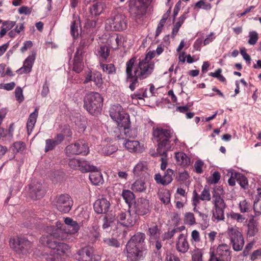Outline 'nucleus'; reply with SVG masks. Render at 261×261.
Returning <instances> with one entry per match:
<instances>
[{
	"label": "nucleus",
	"mask_w": 261,
	"mask_h": 261,
	"mask_svg": "<svg viewBox=\"0 0 261 261\" xmlns=\"http://www.w3.org/2000/svg\"><path fill=\"white\" fill-rule=\"evenodd\" d=\"M225 206H214L213 210V217L218 221L222 220L224 218V209Z\"/></svg>",
	"instance_id": "38"
},
{
	"label": "nucleus",
	"mask_w": 261,
	"mask_h": 261,
	"mask_svg": "<svg viewBox=\"0 0 261 261\" xmlns=\"http://www.w3.org/2000/svg\"><path fill=\"white\" fill-rule=\"evenodd\" d=\"M229 217L232 220H236L237 222L242 223L245 220V217L242 215L231 212L229 214Z\"/></svg>",
	"instance_id": "54"
},
{
	"label": "nucleus",
	"mask_w": 261,
	"mask_h": 261,
	"mask_svg": "<svg viewBox=\"0 0 261 261\" xmlns=\"http://www.w3.org/2000/svg\"><path fill=\"white\" fill-rule=\"evenodd\" d=\"M11 248L20 255H27L32 247V243L23 237L17 236L9 241Z\"/></svg>",
	"instance_id": "8"
},
{
	"label": "nucleus",
	"mask_w": 261,
	"mask_h": 261,
	"mask_svg": "<svg viewBox=\"0 0 261 261\" xmlns=\"http://www.w3.org/2000/svg\"><path fill=\"white\" fill-rule=\"evenodd\" d=\"M80 160L78 159H71L69 160L68 165L69 167L73 169H79L80 166Z\"/></svg>",
	"instance_id": "60"
},
{
	"label": "nucleus",
	"mask_w": 261,
	"mask_h": 261,
	"mask_svg": "<svg viewBox=\"0 0 261 261\" xmlns=\"http://www.w3.org/2000/svg\"><path fill=\"white\" fill-rule=\"evenodd\" d=\"M148 232L150 242L158 240L161 235V230L159 228L157 225H153L150 227L148 228Z\"/></svg>",
	"instance_id": "33"
},
{
	"label": "nucleus",
	"mask_w": 261,
	"mask_h": 261,
	"mask_svg": "<svg viewBox=\"0 0 261 261\" xmlns=\"http://www.w3.org/2000/svg\"><path fill=\"white\" fill-rule=\"evenodd\" d=\"M117 220L122 225L129 227L135 224V219L129 212H121L117 216Z\"/></svg>",
	"instance_id": "24"
},
{
	"label": "nucleus",
	"mask_w": 261,
	"mask_h": 261,
	"mask_svg": "<svg viewBox=\"0 0 261 261\" xmlns=\"http://www.w3.org/2000/svg\"><path fill=\"white\" fill-rule=\"evenodd\" d=\"M221 69L219 68L215 72L210 73L209 75L212 77L217 78L221 82H224L225 79L221 74Z\"/></svg>",
	"instance_id": "64"
},
{
	"label": "nucleus",
	"mask_w": 261,
	"mask_h": 261,
	"mask_svg": "<svg viewBox=\"0 0 261 261\" xmlns=\"http://www.w3.org/2000/svg\"><path fill=\"white\" fill-rule=\"evenodd\" d=\"M114 219V217L106 215L103 218V228L106 229L108 228L110 226L111 223L113 222Z\"/></svg>",
	"instance_id": "62"
},
{
	"label": "nucleus",
	"mask_w": 261,
	"mask_h": 261,
	"mask_svg": "<svg viewBox=\"0 0 261 261\" xmlns=\"http://www.w3.org/2000/svg\"><path fill=\"white\" fill-rule=\"evenodd\" d=\"M195 7L198 8H203L205 10H210L211 9V4L203 1H200L196 3Z\"/></svg>",
	"instance_id": "63"
},
{
	"label": "nucleus",
	"mask_w": 261,
	"mask_h": 261,
	"mask_svg": "<svg viewBox=\"0 0 261 261\" xmlns=\"http://www.w3.org/2000/svg\"><path fill=\"white\" fill-rule=\"evenodd\" d=\"M117 150V147L110 144H107L102 148V152L106 155H111Z\"/></svg>",
	"instance_id": "43"
},
{
	"label": "nucleus",
	"mask_w": 261,
	"mask_h": 261,
	"mask_svg": "<svg viewBox=\"0 0 261 261\" xmlns=\"http://www.w3.org/2000/svg\"><path fill=\"white\" fill-rule=\"evenodd\" d=\"M40 243L53 250L57 256H61L67 253L70 250V246L66 243L59 242L50 239L49 236H42L40 240Z\"/></svg>",
	"instance_id": "6"
},
{
	"label": "nucleus",
	"mask_w": 261,
	"mask_h": 261,
	"mask_svg": "<svg viewBox=\"0 0 261 261\" xmlns=\"http://www.w3.org/2000/svg\"><path fill=\"white\" fill-rule=\"evenodd\" d=\"M99 56L104 60H106L109 56L110 50L108 46L104 45L100 46L98 51Z\"/></svg>",
	"instance_id": "48"
},
{
	"label": "nucleus",
	"mask_w": 261,
	"mask_h": 261,
	"mask_svg": "<svg viewBox=\"0 0 261 261\" xmlns=\"http://www.w3.org/2000/svg\"><path fill=\"white\" fill-rule=\"evenodd\" d=\"M15 96L16 100L19 102H21L24 100V96L22 93V89L20 87H17L15 90Z\"/></svg>",
	"instance_id": "59"
},
{
	"label": "nucleus",
	"mask_w": 261,
	"mask_h": 261,
	"mask_svg": "<svg viewBox=\"0 0 261 261\" xmlns=\"http://www.w3.org/2000/svg\"><path fill=\"white\" fill-rule=\"evenodd\" d=\"M76 143L68 145L65 148V152L67 156L77 155V151Z\"/></svg>",
	"instance_id": "45"
},
{
	"label": "nucleus",
	"mask_w": 261,
	"mask_h": 261,
	"mask_svg": "<svg viewBox=\"0 0 261 261\" xmlns=\"http://www.w3.org/2000/svg\"><path fill=\"white\" fill-rule=\"evenodd\" d=\"M257 193L253 204L254 211L256 216L261 214V188L257 189Z\"/></svg>",
	"instance_id": "36"
},
{
	"label": "nucleus",
	"mask_w": 261,
	"mask_h": 261,
	"mask_svg": "<svg viewBox=\"0 0 261 261\" xmlns=\"http://www.w3.org/2000/svg\"><path fill=\"white\" fill-rule=\"evenodd\" d=\"M104 242L106 245L109 246L118 247L120 245L119 242L116 239L114 238L106 239L104 240Z\"/></svg>",
	"instance_id": "61"
},
{
	"label": "nucleus",
	"mask_w": 261,
	"mask_h": 261,
	"mask_svg": "<svg viewBox=\"0 0 261 261\" xmlns=\"http://www.w3.org/2000/svg\"><path fill=\"white\" fill-rule=\"evenodd\" d=\"M113 31H121L127 28L126 17L122 14H113L110 18L107 20Z\"/></svg>",
	"instance_id": "9"
},
{
	"label": "nucleus",
	"mask_w": 261,
	"mask_h": 261,
	"mask_svg": "<svg viewBox=\"0 0 261 261\" xmlns=\"http://www.w3.org/2000/svg\"><path fill=\"white\" fill-rule=\"evenodd\" d=\"M177 163L183 167H187L190 164V159L182 152H178L175 155Z\"/></svg>",
	"instance_id": "31"
},
{
	"label": "nucleus",
	"mask_w": 261,
	"mask_h": 261,
	"mask_svg": "<svg viewBox=\"0 0 261 261\" xmlns=\"http://www.w3.org/2000/svg\"><path fill=\"white\" fill-rule=\"evenodd\" d=\"M220 179V174L219 172L215 171L213 174L210 176L207 180L208 182L211 184H217Z\"/></svg>",
	"instance_id": "55"
},
{
	"label": "nucleus",
	"mask_w": 261,
	"mask_h": 261,
	"mask_svg": "<svg viewBox=\"0 0 261 261\" xmlns=\"http://www.w3.org/2000/svg\"><path fill=\"white\" fill-rule=\"evenodd\" d=\"M248 43L250 45H254L257 42L258 37L257 33L255 31L249 32Z\"/></svg>",
	"instance_id": "57"
},
{
	"label": "nucleus",
	"mask_w": 261,
	"mask_h": 261,
	"mask_svg": "<svg viewBox=\"0 0 261 261\" xmlns=\"http://www.w3.org/2000/svg\"><path fill=\"white\" fill-rule=\"evenodd\" d=\"M38 115V109L36 108L34 111L31 113L27 123V128L28 135H30L36 122Z\"/></svg>",
	"instance_id": "27"
},
{
	"label": "nucleus",
	"mask_w": 261,
	"mask_h": 261,
	"mask_svg": "<svg viewBox=\"0 0 261 261\" xmlns=\"http://www.w3.org/2000/svg\"><path fill=\"white\" fill-rule=\"evenodd\" d=\"M217 253L222 258L224 259L226 257V259H227L228 253V246L226 244L219 245L217 249Z\"/></svg>",
	"instance_id": "40"
},
{
	"label": "nucleus",
	"mask_w": 261,
	"mask_h": 261,
	"mask_svg": "<svg viewBox=\"0 0 261 261\" xmlns=\"http://www.w3.org/2000/svg\"><path fill=\"white\" fill-rule=\"evenodd\" d=\"M103 98L101 95L94 92L87 93L84 98V107L91 114L99 112L102 107Z\"/></svg>",
	"instance_id": "4"
},
{
	"label": "nucleus",
	"mask_w": 261,
	"mask_h": 261,
	"mask_svg": "<svg viewBox=\"0 0 261 261\" xmlns=\"http://www.w3.org/2000/svg\"><path fill=\"white\" fill-rule=\"evenodd\" d=\"M57 146L54 141L53 139H47L45 141V152H47L48 151L53 150Z\"/></svg>",
	"instance_id": "58"
},
{
	"label": "nucleus",
	"mask_w": 261,
	"mask_h": 261,
	"mask_svg": "<svg viewBox=\"0 0 261 261\" xmlns=\"http://www.w3.org/2000/svg\"><path fill=\"white\" fill-rule=\"evenodd\" d=\"M77 154L86 155L88 153L89 147L88 145L82 142H76Z\"/></svg>",
	"instance_id": "41"
},
{
	"label": "nucleus",
	"mask_w": 261,
	"mask_h": 261,
	"mask_svg": "<svg viewBox=\"0 0 261 261\" xmlns=\"http://www.w3.org/2000/svg\"><path fill=\"white\" fill-rule=\"evenodd\" d=\"M55 205L57 209L62 213H68L73 205V201L68 194H61L56 197Z\"/></svg>",
	"instance_id": "10"
},
{
	"label": "nucleus",
	"mask_w": 261,
	"mask_h": 261,
	"mask_svg": "<svg viewBox=\"0 0 261 261\" xmlns=\"http://www.w3.org/2000/svg\"><path fill=\"white\" fill-rule=\"evenodd\" d=\"M110 115L117 124L129 122V115L123 111V109L119 104L112 106L110 110Z\"/></svg>",
	"instance_id": "11"
},
{
	"label": "nucleus",
	"mask_w": 261,
	"mask_h": 261,
	"mask_svg": "<svg viewBox=\"0 0 261 261\" xmlns=\"http://www.w3.org/2000/svg\"><path fill=\"white\" fill-rule=\"evenodd\" d=\"M93 40V38H91L89 35L82 36L79 46L75 53L83 55L86 52V49L88 47Z\"/></svg>",
	"instance_id": "25"
},
{
	"label": "nucleus",
	"mask_w": 261,
	"mask_h": 261,
	"mask_svg": "<svg viewBox=\"0 0 261 261\" xmlns=\"http://www.w3.org/2000/svg\"><path fill=\"white\" fill-rule=\"evenodd\" d=\"M73 61V70L76 73L81 72L84 68L83 55L75 53Z\"/></svg>",
	"instance_id": "32"
},
{
	"label": "nucleus",
	"mask_w": 261,
	"mask_h": 261,
	"mask_svg": "<svg viewBox=\"0 0 261 261\" xmlns=\"http://www.w3.org/2000/svg\"><path fill=\"white\" fill-rule=\"evenodd\" d=\"M45 190L42 185L37 183L30 188V197L32 199L36 200L41 198L45 194Z\"/></svg>",
	"instance_id": "21"
},
{
	"label": "nucleus",
	"mask_w": 261,
	"mask_h": 261,
	"mask_svg": "<svg viewBox=\"0 0 261 261\" xmlns=\"http://www.w3.org/2000/svg\"><path fill=\"white\" fill-rule=\"evenodd\" d=\"M103 10V5L102 2H97L93 4L90 9L91 15L95 16L99 15Z\"/></svg>",
	"instance_id": "37"
},
{
	"label": "nucleus",
	"mask_w": 261,
	"mask_h": 261,
	"mask_svg": "<svg viewBox=\"0 0 261 261\" xmlns=\"http://www.w3.org/2000/svg\"><path fill=\"white\" fill-rule=\"evenodd\" d=\"M64 223L65 224H64L65 225L66 231L70 236H72V234L77 233L82 226L81 223H78L69 217L64 219Z\"/></svg>",
	"instance_id": "16"
},
{
	"label": "nucleus",
	"mask_w": 261,
	"mask_h": 261,
	"mask_svg": "<svg viewBox=\"0 0 261 261\" xmlns=\"http://www.w3.org/2000/svg\"><path fill=\"white\" fill-rule=\"evenodd\" d=\"M122 196L125 201L128 204L133 202L135 199L134 194L129 190H124L122 193Z\"/></svg>",
	"instance_id": "42"
},
{
	"label": "nucleus",
	"mask_w": 261,
	"mask_h": 261,
	"mask_svg": "<svg viewBox=\"0 0 261 261\" xmlns=\"http://www.w3.org/2000/svg\"><path fill=\"white\" fill-rule=\"evenodd\" d=\"M113 133L115 137L118 140H124L122 124H118V126L114 128Z\"/></svg>",
	"instance_id": "47"
},
{
	"label": "nucleus",
	"mask_w": 261,
	"mask_h": 261,
	"mask_svg": "<svg viewBox=\"0 0 261 261\" xmlns=\"http://www.w3.org/2000/svg\"><path fill=\"white\" fill-rule=\"evenodd\" d=\"M100 66L102 67L103 71L107 72L108 74H113L115 73L116 69L114 65L112 64H101Z\"/></svg>",
	"instance_id": "52"
},
{
	"label": "nucleus",
	"mask_w": 261,
	"mask_h": 261,
	"mask_svg": "<svg viewBox=\"0 0 261 261\" xmlns=\"http://www.w3.org/2000/svg\"><path fill=\"white\" fill-rule=\"evenodd\" d=\"M189 244L187 236L182 233L180 234L176 242V248L180 253H185L189 249Z\"/></svg>",
	"instance_id": "20"
},
{
	"label": "nucleus",
	"mask_w": 261,
	"mask_h": 261,
	"mask_svg": "<svg viewBox=\"0 0 261 261\" xmlns=\"http://www.w3.org/2000/svg\"><path fill=\"white\" fill-rule=\"evenodd\" d=\"M223 190L220 187H216L213 192V198L214 202V206H225L224 200L221 197Z\"/></svg>",
	"instance_id": "26"
},
{
	"label": "nucleus",
	"mask_w": 261,
	"mask_h": 261,
	"mask_svg": "<svg viewBox=\"0 0 261 261\" xmlns=\"http://www.w3.org/2000/svg\"><path fill=\"white\" fill-rule=\"evenodd\" d=\"M91 81H93L97 87H101L103 84V80L101 73L97 71L88 72L85 75L84 84H86Z\"/></svg>",
	"instance_id": "17"
},
{
	"label": "nucleus",
	"mask_w": 261,
	"mask_h": 261,
	"mask_svg": "<svg viewBox=\"0 0 261 261\" xmlns=\"http://www.w3.org/2000/svg\"><path fill=\"white\" fill-rule=\"evenodd\" d=\"M96 167L91 165L89 163L85 160L81 159L80 166L79 167V170L82 172H88L92 171L96 169Z\"/></svg>",
	"instance_id": "39"
},
{
	"label": "nucleus",
	"mask_w": 261,
	"mask_h": 261,
	"mask_svg": "<svg viewBox=\"0 0 261 261\" xmlns=\"http://www.w3.org/2000/svg\"><path fill=\"white\" fill-rule=\"evenodd\" d=\"M36 53L33 52L31 55L29 56L23 63V67L17 70L19 74L27 73L31 72L32 65L35 59Z\"/></svg>",
	"instance_id": "22"
},
{
	"label": "nucleus",
	"mask_w": 261,
	"mask_h": 261,
	"mask_svg": "<svg viewBox=\"0 0 261 261\" xmlns=\"http://www.w3.org/2000/svg\"><path fill=\"white\" fill-rule=\"evenodd\" d=\"M70 33L72 36L75 39L78 37L79 35V23L75 21H73L70 26Z\"/></svg>",
	"instance_id": "49"
},
{
	"label": "nucleus",
	"mask_w": 261,
	"mask_h": 261,
	"mask_svg": "<svg viewBox=\"0 0 261 261\" xmlns=\"http://www.w3.org/2000/svg\"><path fill=\"white\" fill-rule=\"evenodd\" d=\"M229 173L231 174L229 178V186L235 185L237 181L242 188L246 189L248 188V179L244 175L233 170H229Z\"/></svg>",
	"instance_id": "13"
},
{
	"label": "nucleus",
	"mask_w": 261,
	"mask_h": 261,
	"mask_svg": "<svg viewBox=\"0 0 261 261\" xmlns=\"http://www.w3.org/2000/svg\"><path fill=\"white\" fill-rule=\"evenodd\" d=\"M44 231L48 233L47 236L53 237L54 239L65 241L68 242H72L74 238L70 236L67 233L66 231L65 225L60 222H57L56 225L46 226L44 228Z\"/></svg>",
	"instance_id": "5"
},
{
	"label": "nucleus",
	"mask_w": 261,
	"mask_h": 261,
	"mask_svg": "<svg viewBox=\"0 0 261 261\" xmlns=\"http://www.w3.org/2000/svg\"><path fill=\"white\" fill-rule=\"evenodd\" d=\"M155 51H150L142 59L136 62V57L130 58L126 63V81L130 82L129 88L131 91L135 90L139 80H143L153 72L154 63L151 59L155 57Z\"/></svg>",
	"instance_id": "1"
},
{
	"label": "nucleus",
	"mask_w": 261,
	"mask_h": 261,
	"mask_svg": "<svg viewBox=\"0 0 261 261\" xmlns=\"http://www.w3.org/2000/svg\"><path fill=\"white\" fill-rule=\"evenodd\" d=\"M173 174L174 171L169 168L166 170L163 177L159 173L155 174L154 179L158 184H161L164 186L167 185L172 181Z\"/></svg>",
	"instance_id": "19"
},
{
	"label": "nucleus",
	"mask_w": 261,
	"mask_h": 261,
	"mask_svg": "<svg viewBox=\"0 0 261 261\" xmlns=\"http://www.w3.org/2000/svg\"><path fill=\"white\" fill-rule=\"evenodd\" d=\"M211 198L209 188L207 186H205L200 195V200L202 201H210Z\"/></svg>",
	"instance_id": "51"
},
{
	"label": "nucleus",
	"mask_w": 261,
	"mask_h": 261,
	"mask_svg": "<svg viewBox=\"0 0 261 261\" xmlns=\"http://www.w3.org/2000/svg\"><path fill=\"white\" fill-rule=\"evenodd\" d=\"M93 254V248L87 246L78 250L75 254V257L80 261H92Z\"/></svg>",
	"instance_id": "14"
},
{
	"label": "nucleus",
	"mask_w": 261,
	"mask_h": 261,
	"mask_svg": "<svg viewBox=\"0 0 261 261\" xmlns=\"http://www.w3.org/2000/svg\"><path fill=\"white\" fill-rule=\"evenodd\" d=\"M25 144L21 141L15 142L12 146V149L14 152L17 153L22 152L25 149Z\"/></svg>",
	"instance_id": "50"
},
{
	"label": "nucleus",
	"mask_w": 261,
	"mask_h": 261,
	"mask_svg": "<svg viewBox=\"0 0 261 261\" xmlns=\"http://www.w3.org/2000/svg\"><path fill=\"white\" fill-rule=\"evenodd\" d=\"M258 229L253 220H250L248 224V233L250 236H254L257 232Z\"/></svg>",
	"instance_id": "44"
},
{
	"label": "nucleus",
	"mask_w": 261,
	"mask_h": 261,
	"mask_svg": "<svg viewBox=\"0 0 261 261\" xmlns=\"http://www.w3.org/2000/svg\"><path fill=\"white\" fill-rule=\"evenodd\" d=\"M125 147L132 152H139L141 151L140 142L137 140H128L123 143Z\"/></svg>",
	"instance_id": "30"
},
{
	"label": "nucleus",
	"mask_w": 261,
	"mask_h": 261,
	"mask_svg": "<svg viewBox=\"0 0 261 261\" xmlns=\"http://www.w3.org/2000/svg\"><path fill=\"white\" fill-rule=\"evenodd\" d=\"M184 221L186 224L192 225L195 223L194 214L192 213H187L185 215Z\"/></svg>",
	"instance_id": "56"
},
{
	"label": "nucleus",
	"mask_w": 261,
	"mask_h": 261,
	"mask_svg": "<svg viewBox=\"0 0 261 261\" xmlns=\"http://www.w3.org/2000/svg\"><path fill=\"white\" fill-rule=\"evenodd\" d=\"M152 0H130L129 13L136 20L139 19L146 14L147 8Z\"/></svg>",
	"instance_id": "7"
},
{
	"label": "nucleus",
	"mask_w": 261,
	"mask_h": 261,
	"mask_svg": "<svg viewBox=\"0 0 261 261\" xmlns=\"http://www.w3.org/2000/svg\"><path fill=\"white\" fill-rule=\"evenodd\" d=\"M123 126V139L126 140L127 138H135L137 136L136 130L132 129L130 127V120L129 122L122 123Z\"/></svg>",
	"instance_id": "29"
},
{
	"label": "nucleus",
	"mask_w": 261,
	"mask_h": 261,
	"mask_svg": "<svg viewBox=\"0 0 261 261\" xmlns=\"http://www.w3.org/2000/svg\"><path fill=\"white\" fill-rule=\"evenodd\" d=\"M239 207L240 212L241 213H244L248 212L249 211L250 208V205L248 202H247L246 200H243L240 201Z\"/></svg>",
	"instance_id": "53"
},
{
	"label": "nucleus",
	"mask_w": 261,
	"mask_h": 261,
	"mask_svg": "<svg viewBox=\"0 0 261 261\" xmlns=\"http://www.w3.org/2000/svg\"><path fill=\"white\" fill-rule=\"evenodd\" d=\"M145 238V233L139 232L134 235L127 242L126 249L127 256L129 261H138L145 256L147 252L144 247Z\"/></svg>",
	"instance_id": "3"
},
{
	"label": "nucleus",
	"mask_w": 261,
	"mask_h": 261,
	"mask_svg": "<svg viewBox=\"0 0 261 261\" xmlns=\"http://www.w3.org/2000/svg\"><path fill=\"white\" fill-rule=\"evenodd\" d=\"M131 189L134 192H143L146 189V183L144 181L139 179L137 180L132 184Z\"/></svg>",
	"instance_id": "35"
},
{
	"label": "nucleus",
	"mask_w": 261,
	"mask_h": 261,
	"mask_svg": "<svg viewBox=\"0 0 261 261\" xmlns=\"http://www.w3.org/2000/svg\"><path fill=\"white\" fill-rule=\"evenodd\" d=\"M135 211L136 214L140 216H144L150 212L149 200L144 198L138 199L135 204Z\"/></svg>",
	"instance_id": "15"
},
{
	"label": "nucleus",
	"mask_w": 261,
	"mask_h": 261,
	"mask_svg": "<svg viewBox=\"0 0 261 261\" xmlns=\"http://www.w3.org/2000/svg\"><path fill=\"white\" fill-rule=\"evenodd\" d=\"M147 170L146 162H139L134 168L133 172L137 176H140Z\"/></svg>",
	"instance_id": "34"
},
{
	"label": "nucleus",
	"mask_w": 261,
	"mask_h": 261,
	"mask_svg": "<svg viewBox=\"0 0 261 261\" xmlns=\"http://www.w3.org/2000/svg\"><path fill=\"white\" fill-rule=\"evenodd\" d=\"M152 136L153 141L158 143L156 154L162 156L161 169L164 170L167 165V152L171 148L170 139L172 133L169 129L158 127L153 129Z\"/></svg>",
	"instance_id": "2"
},
{
	"label": "nucleus",
	"mask_w": 261,
	"mask_h": 261,
	"mask_svg": "<svg viewBox=\"0 0 261 261\" xmlns=\"http://www.w3.org/2000/svg\"><path fill=\"white\" fill-rule=\"evenodd\" d=\"M89 179L94 185H99L103 182V179L101 173L98 171L94 170L90 172Z\"/></svg>",
	"instance_id": "28"
},
{
	"label": "nucleus",
	"mask_w": 261,
	"mask_h": 261,
	"mask_svg": "<svg viewBox=\"0 0 261 261\" xmlns=\"http://www.w3.org/2000/svg\"><path fill=\"white\" fill-rule=\"evenodd\" d=\"M123 37L118 34H113L109 37L107 42L111 48L117 49L123 44Z\"/></svg>",
	"instance_id": "23"
},
{
	"label": "nucleus",
	"mask_w": 261,
	"mask_h": 261,
	"mask_svg": "<svg viewBox=\"0 0 261 261\" xmlns=\"http://www.w3.org/2000/svg\"><path fill=\"white\" fill-rule=\"evenodd\" d=\"M110 206V203L106 198H101L97 200L94 203L93 207L97 214L106 213Z\"/></svg>",
	"instance_id": "18"
},
{
	"label": "nucleus",
	"mask_w": 261,
	"mask_h": 261,
	"mask_svg": "<svg viewBox=\"0 0 261 261\" xmlns=\"http://www.w3.org/2000/svg\"><path fill=\"white\" fill-rule=\"evenodd\" d=\"M203 252L201 249L196 248L192 253V261H202Z\"/></svg>",
	"instance_id": "46"
},
{
	"label": "nucleus",
	"mask_w": 261,
	"mask_h": 261,
	"mask_svg": "<svg viewBox=\"0 0 261 261\" xmlns=\"http://www.w3.org/2000/svg\"><path fill=\"white\" fill-rule=\"evenodd\" d=\"M231 242L232 244L234 250L238 251L242 250L244 246V241L243 236L237 228L229 229Z\"/></svg>",
	"instance_id": "12"
}]
</instances>
